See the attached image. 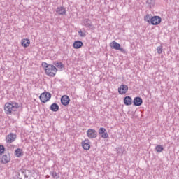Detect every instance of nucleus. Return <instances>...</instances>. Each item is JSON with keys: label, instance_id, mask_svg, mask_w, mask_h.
<instances>
[{"label": "nucleus", "instance_id": "obj_1", "mask_svg": "<svg viewBox=\"0 0 179 179\" xmlns=\"http://www.w3.org/2000/svg\"><path fill=\"white\" fill-rule=\"evenodd\" d=\"M43 68H45V72L48 76L53 78L55 75H57L58 69L54 65L48 64L46 62L42 63Z\"/></svg>", "mask_w": 179, "mask_h": 179}, {"label": "nucleus", "instance_id": "obj_2", "mask_svg": "<svg viewBox=\"0 0 179 179\" xmlns=\"http://www.w3.org/2000/svg\"><path fill=\"white\" fill-rule=\"evenodd\" d=\"M19 108V103L16 102L6 103L4 106V111L6 114H12V112L16 111Z\"/></svg>", "mask_w": 179, "mask_h": 179}, {"label": "nucleus", "instance_id": "obj_3", "mask_svg": "<svg viewBox=\"0 0 179 179\" xmlns=\"http://www.w3.org/2000/svg\"><path fill=\"white\" fill-rule=\"evenodd\" d=\"M110 47L111 48H113V50H117L118 51H120V52H122L123 54H125V52H127V50L121 48V45L117 43L115 41H113L112 43H110Z\"/></svg>", "mask_w": 179, "mask_h": 179}, {"label": "nucleus", "instance_id": "obj_4", "mask_svg": "<svg viewBox=\"0 0 179 179\" xmlns=\"http://www.w3.org/2000/svg\"><path fill=\"white\" fill-rule=\"evenodd\" d=\"M39 98L42 103H47L51 99V93L45 92L40 95Z\"/></svg>", "mask_w": 179, "mask_h": 179}, {"label": "nucleus", "instance_id": "obj_5", "mask_svg": "<svg viewBox=\"0 0 179 179\" xmlns=\"http://www.w3.org/2000/svg\"><path fill=\"white\" fill-rule=\"evenodd\" d=\"M10 162V154H6L3 155H0V163L1 164H6Z\"/></svg>", "mask_w": 179, "mask_h": 179}, {"label": "nucleus", "instance_id": "obj_6", "mask_svg": "<svg viewBox=\"0 0 179 179\" xmlns=\"http://www.w3.org/2000/svg\"><path fill=\"white\" fill-rule=\"evenodd\" d=\"M83 26H85V27H87L88 29H91L92 30H93L94 29V26L92 23V20H90L87 18H85L83 20Z\"/></svg>", "mask_w": 179, "mask_h": 179}, {"label": "nucleus", "instance_id": "obj_7", "mask_svg": "<svg viewBox=\"0 0 179 179\" xmlns=\"http://www.w3.org/2000/svg\"><path fill=\"white\" fill-rule=\"evenodd\" d=\"M162 23V17L160 16H154L151 17V24L152 26H157V24H160Z\"/></svg>", "mask_w": 179, "mask_h": 179}, {"label": "nucleus", "instance_id": "obj_8", "mask_svg": "<svg viewBox=\"0 0 179 179\" xmlns=\"http://www.w3.org/2000/svg\"><path fill=\"white\" fill-rule=\"evenodd\" d=\"M87 135L91 139L97 138V131L93 129H90L87 131Z\"/></svg>", "mask_w": 179, "mask_h": 179}, {"label": "nucleus", "instance_id": "obj_9", "mask_svg": "<svg viewBox=\"0 0 179 179\" xmlns=\"http://www.w3.org/2000/svg\"><path fill=\"white\" fill-rule=\"evenodd\" d=\"M128 92V85L122 84L118 88L119 94H125Z\"/></svg>", "mask_w": 179, "mask_h": 179}, {"label": "nucleus", "instance_id": "obj_10", "mask_svg": "<svg viewBox=\"0 0 179 179\" xmlns=\"http://www.w3.org/2000/svg\"><path fill=\"white\" fill-rule=\"evenodd\" d=\"M99 134L101 138H103V139H107V138H108V134L104 127H101L99 129Z\"/></svg>", "mask_w": 179, "mask_h": 179}, {"label": "nucleus", "instance_id": "obj_11", "mask_svg": "<svg viewBox=\"0 0 179 179\" xmlns=\"http://www.w3.org/2000/svg\"><path fill=\"white\" fill-rule=\"evenodd\" d=\"M15 139H16V134L13 133H10L6 138V141L8 143H12V142H15Z\"/></svg>", "mask_w": 179, "mask_h": 179}, {"label": "nucleus", "instance_id": "obj_12", "mask_svg": "<svg viewBox=\"0 0 179 179\" xmlns=\"http://www.w3.org/2000/svg\"><path fill=\"white\" fill-rule=\"evenodd\" d=\"M143 103V100L142 99V98L139 96L135 97L133 101L134 106H136V107H139V106H142Z\"/></svg>", "mask_w": 179, "mask_h": 179}, {"label": "nucleus", "instance_id": "obj_13", "mask_svg": "<svg viewBox=\"0 0 179 179\" xmlns=\"http://www.w3.org/2000/svg\"><path fill=\"white\" fill-rule=\"evenodd\" d=\"M70 101L71 99H69V96H68L67 95H64L61 98V103L63 106H68Z\"/></svg>", "mask_w": 179, "mask_h": 179}, {"label": "nucleus", "instance_id": "obj_14", "mask_svg": "<svg viewBox=\"0 0 179 179\" xmlns=\"http://www.w3.org/2000/svg\"><path fill=\"white\" fill-rule=\"evenodd\" d=\"M56 13L58 15H66V8L64 7H57L56 9Z\"/></svg>", "mask_w": 179, "mask_h": 179}, {"label": "nucleus", "instance_id": "obj_15", "mask_svg": "<svg viewBox=\"0 0 179 179\" xmlns=\"http://www.w3.org/2000/svg\"><path fill=\"white\" fill-rule=\"evenodd\" d=\"M83 45V42L80 41H76L73 44V47L76 48V50H79V48H81Z\"/></svg>", "mask_w": 179, "mask_h": 179}, {"label": "nucleus", "instance_id": "obj_16", "mask_svg": "<svg viewBox=\"0 0 179 179\" xmlns=\"http://www.w3.org/2000/svg\"><path fill=\"white\" fill-rule=\"evenodd\" d=\"M124 104L125 106H131L132 104V98L131 96H125L124 99Z\"/></svg>", "mask_w": 179, "mask_h": 179}, {"label": "nucleus", "instance_id": "obj_17", "mask_svg": "<svg viewBox=\"0 0 179 179\" xmlns=\"http://www.w3.org/2000/svg\"><path fill=\"white\" fill-rule=\"evenodd\" d=\"M21 45L24 47V48H27L29 45H30V40L29 39H22L21 41Z\"/></svg>", "mask_w": 179, "mask_h": 179}, {"label": "nucleus", "instance_id": "obj_18", "mask_svg": "<svg viewBox=\"0 0 179 179\" xmlns=\"http://www.w3.org/2000/svg\"><path fill=\"white\" fill-rule=\"evenodd\" d=\"M50 110H51V111H53L54 113H57V111L59 110V106L54 103L50 106Z\"/></svg>", "mask_w": 179, "mask_h": 179}, {"label": "nucleus", "instance_id": "obj_19", "mask_svg": "<svg viewBox=\"0 0 179 179\" xmlns=\"http://www.w3.org/2000/svg\"><path fill=\"white\" fill-rule=\"evenodd\" d=\"M83 148L85 150H89L90 149V144L89 143V140H85L82 143Z\"/></svg>", "mask_w": 179, "mask_h": 179}, {"label": "nucleus", "instance_id": "obj_20", "mask_svg": "<svg viewBox=\"0 0 179 179\" xmlns=\"http://www.w3.org/2000/svg\"><path fill=\"white\" fill-rule=\"evenodd\" d=\"M15 155L16 157H20V156H23V150L20 148H17L15 151Z\"/></svg>", "mask_w": 179, "mask_h": 179}, {"label": "nucleus", "instance_id": "obj_21", "mask_svg": "<svg viewBox=\"0 0 179 179\" xmlns=\"http://www.w3.org/2000/svg\"><path fill=\"white\" fill-rule=\"evenodd\" d=\"M53 65H55L59 69H62L64 68V64L61 62H54Z\"/></svg>", "mask_w": 179, "mask_h": 179}, {"label": "nucleus", "instance_id": "obj_22", "mask_svg": "<svg viewBox=\"0 0 179 179\" xmlns=\"http://www.w3.org/2000/svg\"><path fill=\"white\" fill-rule=\"evenodd\" d=\"M155 150L157 153H162V151L164 150V148L162 145H158L155 147Z\"/></svg>", "mask_w": 179, "mask_h": 179}, {"label": "nucleus", "instance_id": "obj_23", "mask_svg": "<svg viewBox=\"0 0 179 179\" xmlns=\"http://www.w3.org/2000/svg\"><path fill=\"white\" fill-rule=\"evenodd\" d=\"M145 22H147V23L150 24L152 22V17H150V15L148 14L144 17Z\"/></svg>", "mask_w": 179, "mask_h": 179}, {"label": "nucleus", "instance_id": "obj_24", "mask_svg": "<svg viewBox=\"0 0 179 179\" xmlns=\"http://www.w3.org/2000/svg\"><path fill=\"white\" fill-rule=\"evenodd\" d=\"M146 3L149 8H152V6H155V0H147Z\"/></svg>", "mask_w": 179, "mask_h": 179}, {"label": "nucleus", "instance_id": "obj_25", "mask_svg": "<svg viewBox=\"0 0 179 179\" xmlns=\"http://www.w3.org/2000/svg\"><path fill=\"white\" fill-rule=\"evenodd\" d=\"M50 176H52L53 178H56V179L59 178V174H58L57 172L50 171Z\"/></svg>", "mask_w": 179, "mask_h": 179}, {"label": "nucleus", "instance_id": "obj_26", "mask_svg": "<svg viewBox=\"0 0 179 179\" xmlns=\"http://www.w3.org/2000/svg\"><path fill=\"white\" fill-rule=\"evenodd\" d=\"M5 153V146L0 145V156H2Z\"/></svg>", "mask_w": 179, "mask_h": 179}, {"label": "nucleus", "instance_id": "obj_27", "mask_svg": "<svg viewBox=\"0 0 179 179\" xmlns=\"http://www.w3.org/2000/svg\"><path fill=\"white\" fill-rule=\"evenodd\" d=\"M157 52L159 53V54H162L163 52V47L162 46H158L157 48Z\"/></svg>", "mask_w": 179, "mask_h": 179}, {"label": "nucleus", "instance_id": "obj_28", "mask_svg": "<svg viewBox=\"0 0 179 179\" xmlns=\"http://www.w3.org/2000/svg\"><path fill=\"white\" fill-rule=\"evenodd\" d=\"M78 34L80 37H86V34L82 31H78Z\"/></svg>", "mask_w": 179, "mask_h": 179}, {"label": "nucleus", "instance_id": "obj_29", "mask_svg": "<svg viewBox=\"0 0 179 179\" xmlns=\"http://www.w3.org/2000/svg\"><path fill=\"white\" fill-rule=\"evenodd\" d=\"M46 178H50V176L48 175H47Z\"/></svg>", "mask_w": 179, "mask_h": 179}]
</instances>
